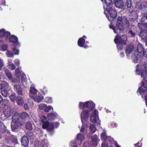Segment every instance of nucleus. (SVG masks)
Returning a JSON list of instances; mask_svg holds the SVG:
<instances>
[{"mask_svg":"<svg viewBox=\"0 0 147 147\" xmlns=\"http://www.w3.org/2000/svg\"><path fill=\"white\" fill-rule=\"evenodd\" d=\"M14 63L15 65L17 66H19L20 63V61L18 59H15L14 60Z\"/></svg>","mask_w":147,"mask_h":147,"instance_id":"13d9d810","label":"nucleus"},{"mask_svg":"<svg viewBox=\"0 0 147 147\" xmlns=\"http://www.w3.org/2000/svg\"><path fill=\"white\" fill-rule=\"evenodd\" d=\"M87 102H85L84 103L82 102H80L79 104V108L81 109H83L86 107V106L88 105L90 103H88Z\"/></svg>","mask_w":147,"mask_h":147,"instance_id":"f704fd0d","label":"nucleus"},{"mask_svg":"<svg viewBox=\"0 0 147 147\" xmlns=\"http://www.w3.org/2000/svg\"><path fill=\"white\" fill-rule=\"evenodd\" d=\"M23 119H25L29 117V115L26 112H23L21 113L20 115L19 114V117Z\"/></svg>","mask_w":147,"mask_h":147,"instance_id":"2f4dec72","label":"nucleus"},{"mask_svg":"<svg viewBox=\"0 0 147 147\" xmlns=\"http://www.w3.org/2000/svg\"><path fill=\"white\" fill-rule=\"evenodd\" d=\"M52 109H53V108L52 106H47V105L45 107L44 111L46 112H48L50 111Z\"/></svg>","mask_w":147,"mask_h":147,"instance_id":"a19ab883","label":"nucleus"},{"mask_svg":"<svg viewBox=\"0 0 147 147\" xmlns=\"http://www.w3.org/2000/svg\"><path fill=\"white\" fill-rule=\"evenodd\" d=\"M3 66V61L1 59H0V71L1 70Z\"/></svg>","mask_w":147,"mask_h":147,"instance_id":"052dcab7","label":"nucleus"},{"mask_svg":"<svg viewBox=\"0 0 147 147\" xmlns=\"http://www.w3.org/2000/svg\"><path fill=\"white\" fill-rule=\"evenodd\" d=\"M142 56V55H141L132 53V54L131 59L132 61L134 63H136L140 62Z\"/></svg>","mask_w":147,"mask_h":147,"instance_id":"9d476101","label":"nucleus"},{"mask_svg":"<svg viewBox=\"0 0 147 147\" xmlns=\"http://www.w3.org/2000/svg\"><path fill=\"white\" fill-rule=\"evenodd\" d=\"M16 111L14 108H11L10 106L7 107L4 110L3 113L5 117H9Z\"/></svg>","mask_w":147,"mask_h":147,"instance_id":"39448f33","label":"nucleus"},{"mask_svg":"<svg viewBox=\"0 0 147 147\" xmlns=\"http://www.w3.org/2000/svg\"><path fill=\"white\" fill-rule=\"evenodd\" d=\"M40 121L42 122L43 124L48 123V121H47V118L45 116L41 115L40 116Z\"/></svg>","mask_w":147,"mask_h":147,"instance_id":"473e14b6","label":"nucleus"},{"mask_svg":"<svg viewBox=\"0 0 147 147\" xmlns=\"http://www.w3.org/2000/svg\"><path fill=\"white\" fill-rule=\"evenodd\" d=\"M10 36V33L9 32L5 31L4 36L7 38Z\"/></svg>","mask_w":147,"mask_h":147,"instance_id":"680f3d73","label":"nucleus"},{"mask_svg":"<svg viewBox=\"0 0 147 147\" xmlns=\"http://www.w3.org/2000/svg\"><path fill=\"white\" fill-rule=\"evenodd\" d=\"M6 53V55L8 57H11L13 56V54L11 51H7Z\"/></svg>","mask_w":147,"mask_h":147,"instance_id":"a18cd8bd","label":"nucleus"},{"mask_svg":"<svg viewBox=\"0 0 147 147\" xmlns=\"http://www.w3.org/2000/svg\"><path fill=\"white\" fill-rule=\"evenodd\" d=\"M1 85L3 87H4L6 89L8 88L9 86V83L4 81L1 82Z\"/></svg>","mask_w":147,"mask_h":147,"instance_id":"58836bf2","label":"nucleus"},{"mask_svg":"<svg viewBox=\"0 0 147 147\" xmlns=\"http://www.w3.org/2000/svg\"><path fill=\"white\" fill-rule=\"evenodd\" d=\"M109 11V13L110 17L113 18H115L117 16V13L116 11L111 10V9L107 10Z\"/></svg>","mask_w":147,"mask_h":147,"instance_id":"c85d7f7f","label":"nucleus"},{"mask_svg":"<svg viewBox=\"0 0 147 147\" xmlns=\"http://www.w3.org/2000/svg\"><path fill=\"white\" fill-rule=\"evenodd\" d=\"M89 111L87 110H83L81 113V119L82 123L83 120L86 121L89 115Z\"/></svg>","mask_w":147,"mask_h":147,"instance_id":"423d86ee","label":"nucleus"},{"mask_svg":"<svg viewBox=\"0 0 147 147\" xmlns=\"http://www.w3.org/2000/svg\"><path fill=\"white\" fill-rule=\"evenodd\" d=\"M8 68L11 70H14L16 68V66L13 64L11 65H8Z\"/></svg>","mask_w":147,"mask_h":147,"instance_id":"09e8293b","label":"nucleus"},{"mask_svg":"<svg viewBox=\"0 0 147 147\" xmlns=\"http://www.w3.org/2000/svg\"><path fill=\"white\" fill-rule=\"evenodd\" d=\"M115 3V6L117 7L122 9L123 7V2L121 0H117Z\"/></svg>","mask_w":147,"mask_h":147,"instance_id":"412c9836","label":"nucleus"},{"mask_svg":"<svg viewBox=\"0 0 147 147\" xmlns=\"http://www.w3.org/2000/svg\"><path fill=\"white\" fill-rule=\"evenodd\" d=\"M27 137H28V138H29L30 139L32 140L34 139L35 137V136L34 135L33 133L31 132H27Z\"/></svg>","mask_w":147,"mask_h":147,"instance_id":"c9c22d12","label":"nucleus"},{"mask_svg":"<svg viewBox=\"0 0 147 147\" xmlns=\"http://www.w3.org/2000/svg\"><path fill=\"white\" fill-rule=\"evenodd\" d=\"M91 139L90 144L93 146H96L100 141L98 136L96 134L94 135L91 137Z\"/></svg>","mask_w":147,"mask_h":147,"instance_id":"0eeeda50","label":"nucleus"},{"mask_svg":"<svg viewBox=\"0 0 147 147\" xmlns=\"http://www.w3.org/2000/svg\"><path fill=\"white\" fill-rule=\"evenodd\" d=\"M26 76L24 75H22V77L21 78V81L22 82L23 84H24V83H26Z\"/></svg>","mask_w":147,"mask_h":147,"instance_id":"4d7b16f0","label":"nucleus"},{"mask_svg":"<svg viewBox=\"0 0 147 147\" xmlns=\"http://www.w3.org/2000/svg\"><path fill=\"white\" fill-rule=\"evenodd\" d=\"M117 48L119 50H121L123 48V45L122 44H117Z\"/></svg>","mask_w":147,"mask_h":147,"instance_id":"bf43d9fd","label":"nucleus"},{"mask_svg":"<svg viewBox=\"0 0 147 147\" xmlns=\"http://www.w3.org/2000/svg\"><path fill=\"white\" fill-rule=\"evenodd\" d=\"M86 102H87L88 103H90L87 106H86V108L89 109L90 111H91L94 109L95 107V105L92 101L90 100L87 101Z\"/></svg>","mask_w":147,"mask_h":147,"instance_id":"b1692460","label":"nucleus"},{"mask_svg":"<svg viewBox=\"0 0 147 147\" xmlns=\"http://www.w3.org/2000/svg\"><path fill=\"white\" fill-rule=\"evenodd\" d=\"M16 94L15 93H13L10 96V98L12 102H14L15 98L16 99Z\"/></svg>","mask_w":147,"mask_h":147,"instance_id":"79ce46f5","label":"nucleus"},{"mask_svg":"<svg viewBox=\"0 0 147 147\" xmlns=\"http://www.w3.org/2000/svg\"><path fill=\"white\" fill-rule=\"evenodd\" d=\"M141 23L138 24V27L140 30L142 29V27L147 28V11L142 17L140 21Z\"/></svg>","mask_w":147,"mask_h":147,"instance_id":"7ed1b4c3","label":"nucleus"},{"mask_svg":"<svg viewBox=\"0 0 147 147\" xmlns=\"http://www.w3.org/2000/svg\"><path fill=\"white\" fill-rule=\"evenodd\" d=\"M19 117V113L17 112L14 113L12 117V122L11 125V130L13 131L17 132L18 131V127L23 125L20 122Z\"/></svg>","mask_w":147,"mask_h":147,"instance_id":"f03ea898","label":"nucleus"},{"mask_svg":"<svg viewBox=\"0 0 147 147\" xmlns=\"http://www.w3.org/2000/svg\"><path fill=\"white\" fill-rule=\"evenodd\" d=\"M42 127L44 129H46L47 130L51 131L53 129L54 125L53 123H49V122L47 123L43 124Z\"/></svg>","mask_w":147,"mask_h":147,"instance_id":"f8f14e48","label":"nucleus"},{"mask_svg":"<svg viewBox=\"0 0 147 147\" xmlns=\"http://www.w3.org/2000/svg\"><path fill=\"white\" fill-rule=\"evenodd\" d=\"M11 140L12 142L14 143H16L17 142V139L15 137H14L13 138V137L12 138H11Z\"/></svg>","mask_w":147,"mask_h":147,"instance_id":"774afa93","label":"nucleus"},{"mask_svg":"<svg viewBox=\"0 0 147 147\" xmlns=\"http://www.w3.org/2000/svg\"><path fill=\"white\" fill-rule=\"evenodd\" d=\"M5 30V29H2L0 31V37L2 38L4 36Z\"/></svg>","mask_w":147,"mask_h":147,"instance_id":"603ef678","label":"nucleus"},{"mask_svg":"<svg viewBox=\"0 0 147 147\" xmlns=\"http://www.w3.org/2000/svg\"><path fill=\"white\" fill-rule=\"evenodd\" d=\"M13 84H19L20 82V78L19 77H17V78H14L10 80Z\"/></svg>","mask_w":147,"mask_h":147,"instance_id":"72a5a7b5","label":"nucleus"},{"mask_svg":"<svg viewBox=\"0 0 147 147\" xmlns=\"http://www.w3.org/2000/svg\"><path fill=\"white\" fill-rule=\"evenodd\" d=\"M16 101L17 103L19 105H21L24 102V100L22 98L19 96H18L16 98Z\"/></svg>","mask_w":147,"mask_h":147,"instance_id":"cd10ccee","label":"nucleus"},{"mask_svg":"<svg viewBox=\"0 0 147 147\" xmlns=\"http://www.w3.org/2000/svg\"><path fill=\"white\" fill-rule=\"evenodd\" d=\"M145 7V3L144 2L141 3L139 7L141 9H142Z\"/></svg>","mask_w":147,"mask_h":147,"instance_id":"0e129e2a","label":"nucleus"},{"mask_svg":"<svg viewBox=\"0 0 147 147\" xmlns=\"http://www.w3.org/2000/svg\"><path fill=\"white\" fill-rule=\"evenodd\" d=\"M32 98L34 101L39 103L42 101L43 98L42 96L39 93V94L36 95Z\"/></svg>","mask_w":147,"mask_h":147,"instance_id":"aec40b11","label":"nucleus"},{"mask_svg":"<svg viewBox=\"0 0 147 147\" xmlns=\"http://www.w3.org/2000/svg\"><path fill=\"white\" fill-rule=\"evenodd\" d=\"M1 93L2 96L5 97H6L8 95V93L7 91L3 89H1Z\"/></svg>","mask_w":147,"mask_h":147,"instance_id":"ea45409f","label":"nucleus"},{"mask_svg":"<svg viewBox=\"0 0 147 147\" xmlns=\"http://www.w3.org/2000/svg\"><path fill=\"white\" fill-rule=\"evenodd\" d=\"M110 28L113 29L115 33H117L118 32L117 30L115 29V26L112 24H111L109 26Z\"/></svg>","mask_w":147,"mask_h":147,"instance_id":"8fccbe9b","label":"nucleus"},{"mask_svg":"<svg viewBox=\"0 0 147 147\" xmlns=\"http://www.w3.org/2000/svg\"><path fill=\"white\" fill-rule=\"evenodd\" d=\"M127 40V37L125 35L120 36H116L114 39V41L116 43L125 45L126 43Z\"/></svg>","mask_w":147,"mask_h":147,"instance_id":"20e7f679","label":"nucleus"},{"mask_svg":"<svg viewBox=\"0 0 147 147\" xmlns=\"http://www.w3.org/2000/svg\"><path fill=\"white\" fill-rule=\"evenodd\" d=\"M142 27V29L140 30L141 32L139 33V36L143 40L147 38V31L145 28Z\"/></svg>","mask_w":147,"mask_h":147,"instance_id":"9b49d317","label":"nucleus"},{"mask_svg":"<svg viewBox=\"0 0 147 147\" xmlns=\"http://www.w3.org/2000/svg\"><path fill=\"white\" fill-rule=\"evenodd\" d=\"M29 139L26 136H23L22 138L21 143L22 145L24 146H27L29 144Z\"/></svg>","mask_w":147,"mask_h":147,"instance_id":"a211bd4d","label":"nucleus"},{"mask_svg":"<svg viewBox=\"0 0 147 147\" xmlns=\"http://www.w3.org/2000/svg\"><path fill=\"white\" fill-rule=\"evenodd\" d=\"M129 12L130 13V15L131 16V18L133 19H135L137 18V14L136 11L134 8H130L127 9Z\"/></svg>","mask_w":147,"mask_h":147,"instance_id":"2eb2a0df","label":"nucleus"},{"mask_svg":"<svg viewBox=\"0 0 147 147\" xmlns=\"http://www.w3.org/2000/svg\"><path fill=\"white\" fill-rule=\"evenodd\" d=\"M78 43V46L80 47H84L85 48H86L88 47V46L86 45L84 46L85 40L82 38H79Z\"/></svg>","mask_w":147,"mask_h":147,"instance_id":"6ab92c4d","label":"nucleus"},{"mask_svg":"<svg viewBox=\"0 0 147 147\" xmlns=\"http://www.w3.org/2000/svg\"><path fill=\"white\" fill-rule=\"evenodd\" d=\"M134 49L133 45L130 43L126 47L125 50V53L127 55H128L131 53Z\"/></svg>","mask_w":147,"mask_h":147,"instance_id":"f3484780","label":"nucleus"},{"mask_svg":"<svg viewBox=\"0 0 147 147\" xmlns=\"http://www.w3.org/2000/svg\"><path fill=\"white\" fill-rule=\"evenodd\" d=\"M142 72L141 77L144 80L143 84L139 87L137 92H139L142 95V97L145 100L146 104L147 106V66L143 64L140 66H136V72L139 74Z\"/></svg>","mask_w":147,"mask_h":147,"instance_id":"f257e3e1","label":"nucleus"},{"mask_svg":"<svg viewBox=\"0 0 147 147\" xmlns=\"http://www.w3.org/2000/svg\"><path fill=\"white\" fill-rule=\"evenodd\" d=\"M9 40L11 42L16 43L18 41V39L16 36L14 35H12L9 38Z\"/></svg>","mask_w":147,"mask_h":147,"instance_id":"c756f323","label":"nucleus"},{"mask_svg":"<svg viewBox=\"0 0 147 147\" xmlns=\"http://www.w3.org/2000/svg\"><path fill=\"white\" fill-rule=\"evenodd\" d=\"M89 129L90 130V132L92 134L94 133L96 130V129L93 124H91L90 125Z\"/></svg>","mask_w":147,"mask_h":147,"instance_id":"e433bc0d","label":"nucleus"},{"mask_svg":"<svg viewBox=\"0 0 147 147\" xmlns=\"http://www.w3.org/2000/svg\"><path fill=\"white\" fill-rule=\"evenodd\" d=\"M122 18L119 17L116 23V28L120 31H123L124 30V26L122 21Z\"/></svg>","mask_w":147,"mask_h":147,"instance_id":"6e6552de","label":"nucleus"},{"mask_svg":"<svg viewBox=\"0 0 147 147\" xmlns=\"http://www.w3.org/2000/svg\"><path fill=\"white\" fill-rule=\"evenodd\" d=\"M1 101L2 102V104L5 106L7 105L8 103V100L7 99H3V100Z\"/></svg>","mask_w":147,"mask_h":147,"instance_id":"3c124183","label":"nucleus"},{"mask_svg":"<svg viewBox=\"0 0 147 147\" xmlns=\"http://www.w3.org/2000/svg\"><path fill=\"white\" fill-rule=\"evenodd\" d=\"M98 111L96 110H94L92 112L90 117V121L91 122L95 123L96 122L97 119H98Z\"/></svg>","mask_w":147,"mask_h":147,"instance_id":"1a4fd4ad","label":"nucleus"},{"mask_svg":"<svg viewBox=\"0 0 147 147\" xmlns=\"http://www.w3.org/2000/svg\"><path fill=\"white\" fill-rule=\"evenodd\" d=\"M128 34L131 37H133L135 36V34L131 30L129 31L128 33Z\"/></svg>","mask_w":147,"mask_h":147,"instance_id":"6e6d98bb","label":"nucleus"},{"mask_svg":"<svg viewBox=\"0 0 147 147\" xmlns=\"http://www.w3.org/2000/svg\"><path fill=\"white\" fill-rule=\"evenodd\" d=\"M15 73L16 75L17 76V77H19L20 76L21 74V73L19 68H17L16 69Z\"/></svg>","mask_w":147,"mask_h":147,"instance_id":"49530a36","label":"nucleus"},{"mask_svg":"<svg viewBox=\"0 0 147 147\" xmlns=\"http://www.w3.org/2000/svg\"><path fill=\"white\" fill-rule=\"evenodd\" d=\"M84 136L80 134H78L77 135L76 141L78 144L80 145L82 143V141L84 140Z\"/></svg>","mask_w":147,"mask_h":147,"instance_id":"dca6fc26","label":"nucleus"},{"mask_svg":"<svg viewBox=\"0 0 147 147\" xmlns=\"http://www.w3.org/2000/svg\"><path fill=\"white\" fill-rule=\"evenodd\" d=\"M13 87L14 90L18 94L21 95H23L22 89L19 84H15Z\"/></svg>","mask_w":147,"mask_h":147,"instance_id":"4468645a","label":"nucleus"},{"mask_svg":"<svg viewBox=\"0 0 147 147\" xmlns=\"http://www.w3.org/2000/svg\"><path fill=\"white\" fill-rule=\"evenodd\" d=\"M47 142V141L43 142L42 143L38 140H36L35 141L34 144L35 147H43V142Z\"/></svg>","mask_w":147,"mask_h":147,"instance_id":"7c9ffc66","label":"nucleus"},{"mask_svg":"<svg viewBox=\"0 0 147 147\" xmlns=\"http://www.w3.org/2000/svg\"><path fill=\"white\" fill-rule=\"evenodd\" d=\"M32 122L30 121H27L25 123V126L26 128L28 130H31L33 129Z\"/></svg>","mask_w":147,"mask_h":147,"instance_id":"393cba45","label":"nucleus"},{"mask_svg":"<svg viewBox=\"0 0 147 147\" xmlns=\"http://www.w3.org/2000/svg\"><path fill=\"white\" fill-rule=\"evenodd\" d=\"M47 105L45 104H40L38 105V108L41 110H44L45 107Z\"/></svg>","mask_w":147,"mask_h":147,"instance_id":"c03bdc74","label":"nucleus"},{"mask_svg":"<svg viewBox=\"0 0 147 147\" xmlns=\"http://www.w3.org/2000/svg\"><path fill=\"white\" fill-rule=\"evenodd\" d=\"M105 3L106 5L107 6L106 8L107 10L112 9L113 5L112 4V2L111 0H105Z\"/></svg>","mask_w":147,"mask_h":147,"instance_id":"5701e85b","label":"nucleus"},{"mask_svg":"<svg viewBox=\"0 0 147 147\" xmlns=\"http://www.w3.org/2000/svg\"><path fill=\"white\" fill-rule=\"evenodd\" d=\"M127 6L128 9L132 8L133 7L132 6V3L130 1H127Z\"/></svg>","mask_w":147,"mask_h":147,"instance_id":"37998d69","label":"nucleus"},{"mask_svg":"<svg viewBox=\"0 0 147 147\" xmlns=\"http://www.w3.org/2000/svg\"><path fill=\"white\" fill-rule=\"evenodd\" d=\"M70 144L71 146H74L76 145V143L75 141L72 140L70 142Z\"/></svg>","mask_w":147,"mask_h":147,"instance_id":"69168bd1","label":"nucleus"},{"mask_svg":"<svg viewBox=\"0 0 147 147\" xmlns=\"http://www.w3.org/2000/svg\"><path fill=\"white\" fill-rule=\"evenodd\" d=\"M1 47L3 51H5L7 49V45L5 44H3L2 45H1Z\"/></svg>","mask_w":147,"mask_h":147,"instance_id":"5fc2aeb1","label":"nucleus"},{"mask_svg":"<svg viewBox=\"0 0 147 147\" xmlns=\"http://www.w3.org/2000/svg\"><path fill=\"white\" fill-rule=\"evenodd\" d=\"M125 25L126 28H127V29H128L130 28L131 26L129 25V21H127V20L126 21Z\"/></svg>","mask_w":147,"mask_h":147,"instance_id":"e2e57ef3","label":"nucleus"},{"mask_svg":"<svg viewBox=\"0 0 147 147\" xmlns=\"http://www.w3.org/2000/svg\"><path fill=\"white\" fill-rule=\"evenodd\" d=\"M5 74L9 80H11L13 78V76L9 70L7 69H4Z\"/></svg>","mask_w":147,"mask_h":147,"instance_id":"4be33fe9","label":"nucleus"},{"mask_svg":"<svg viewBox=\"0 0 147 147\" xmlns=\"http://www.w3.org/2000/svg\"><path fill=\"white\" fill-rule=\"evenodd\" d=\"M39 93V92L35 88L32 86L30 87L29 93V96L30 97L32 98Z\"/></svg>","mask_w":147,"mask_h":147,"instance_id":"ddd939ff","label":"nucleus"},{"mask_svg":"<svg viewBox=\"0 0 147 147\" xmlns=\"http://www.w3.org/2000/svg\"><path fill=\"white\" fill-rule=\"evenodd\" d=\"M54 125V127L57 128L59 125V123L58 122H56L53 123Z\"/></svg>","mask_w":147,"mask_h":147,"instance_id":"338daca9","label":"nucleus"},{"mask_svg":"<svg viewBox=\"0 0 147 147\" xmlns=\"http://www.w3.org/2000/svg\"><path fill=\"white\" fill-rule=\"evenodd\" d=\"M137 51L139 53L138 54L141 55L142 56L144 49L141 44H139L138 45L137 47Z\"/></svg>","mask_w":147,"mask_h":147,"instance_id":"bb28decb","label":"nucleus"},{"mask_svg":"<svg viewBox=\"0 0 147 147\" xmlns=\"http://www.w3.org/2000/svg\"><path fill=\"white\" fill-rule=\"evenodd\" d=\"M57 115L56 113H51L48 115L47 118L48 120L51 121L54 120L57 116Z\"/></svg>","mask_w":147,"mask_h":147,"instance_id":"a878e982","label":"nucleus"},{"mask_svg":"<svg viewBox=\"0 0 147 147\" xmlns=\"http://www.w3.org/2000/svg\"><path fill=\"white\" fill-rule=\"evenodd\" d=\"M45 101L47 103H50L52 102V100L51 98L46 97L45 99Z\"/></svg>","mask_w":147,"mask_h":147,"instance_id":"de8ad7c7","label":"nucleus"},{"mask_svg":"<svg viewBox=\"0 0 147 147\" xmlns=\"http://www.w3.org/2000/svg\"><path fill=\"white\" fill-rule=\"evenodd\" d=\"M101 139L103 141L106 140L108 138V137H107L106 134L104 131L101 134Z\"/></svg>","mask_w":147,"mask_h":147,"instance_id":"4c0bfd02","label":"nucleus"},{"mask_svg":"<svg viewBox=\"0 0 147 147\" xmlns=\"http://www.w3.org/2000/svg\"><path fill=\"white\" fill-rule=\"evenodd\" d=\"M13 50L15 55H18L19 54V50L18 49H16V48H13Z\"/></svg>","mask_w":147,"mask_h":147,"instance_id":"864d4df0","label":"nucleus"}]
</instances>
